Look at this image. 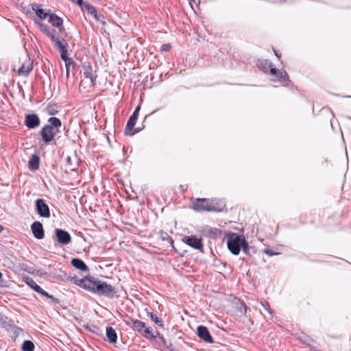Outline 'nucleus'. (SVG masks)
I'll return each instance as SVG.
<instances>
[{
	"instance_id": "31",
	"label": "nucleus",
	"mask_w": 351,
	"mask_h": 351,
	"mask_svg": "<svg viewBox=\"0 0 351 351\" xmlns=\"http://www.w3.org/2000/svg\"><path fill=\"white\" fill-rule=\"evenodd\" d=\"M171 49V45L169 44H164L161 46L160 51H168Z\"/></svg>"
},
{
	"instance_id": "30",
	"label": "nucleus",
	"mask_w": 351,
	"mask_h": 351,
	"mask_svg": "<svg viewBox=\"0 0 351 351\" xmlns=\"http://www.w3.org/2000/svg\"><path fill=\"white\" fill-rule=\"evenodd\" d=\"M60 53L61 58L62 59V60L64 62L66 61V60L70 59V58H69V56H68L66 49L64 50H62L61 51H60Z\"/></svg>"
},
{
	"instance_id": "40",
	"label": "nucleus",
	"mask_w": 351,
	"mask_h": 351,
	"mask_svg": "<svg viewBox=\"0 0 351 351\" xmlns=\"http://www.w3.org/2000/svg\"><path fill=\"white\" fill-rule=\"evenodd\" d=\"M2 276V274L0 272V278H1Z\"/></svg>"
},
{
	"instance_id": "10",
	"label": "nucleus",
	"mask_w": 351,
	"mask_h": 351,
	"mask_svg": "<svg viewBox=\"0 0 351 351\" xmlns=\"http://www.w3.org/2000/svg\"><path fill=\"white\" fill-rule=\"evenodd\" d=\"M36 210L38 214L43 217H49V209L48 206L45 204L43 199H37L36 202Z\"/></svg>"
},
{
	"instance_id": "5",
	"label": "nucleus",
	"mask_w": 351,
	"mask_h": 351,
	"mask_svg": "<svg viewBox=\"0 0 351 351\" xmlns=\"http://www.w3.org/2000/svg\"><path fill=\"white\" fill-rule=\"evenodd\" d=\"M60 130H58L57 128L51 127L49 125H46L44 127L41 131V135L43 137V139L48 143L52 141L53 137L59 133Z\"/></svg>"
},
{
	"instance_id": "12",
	"label": "nucleus",
	"mask_w": 351,
	"mask_h": 351,
	"mask_svg": "<svg viewBox=\"0 0 351 351\" xmlns=\"http://www.w3.org/2000/svg\"><path fill=\"white\" fill-rule=\"evenodd\" d=\"M31 229L34 236L36 239H41L44 237L43 225L40 222L36 221L33 223L32 224Z\"/></svg>"
},
{
	"instance_id": "20",
	"label": "nucleus",
	"mask_w": 351,
	"mask_h": 351,
	"mask_svg": "<svg viewBox=\"0 0 351 351\" xmlns=\"http://www.w3.org/2000/svg\"><path fill=\"white\" fill-rule=\"evenodd\" d=\"M106 336L109 342L113 343L117 341V333L116 331L112 328H106Z\"/></svg>"
},
{
	"instance_id": "36",
	"label": "nucleus",
	"mask_w": 351,
	"mask_h": 351,
	"mask_svg": "<svg viewBox=\"0 0 351 351\" xmlns=\"http://www.w3.org/2000/svg\"><path fill=\"white\" fill-rule=\"evenodd\" d=\"M264 252L265 254H268L269 256H272V255H274V254H277V253H274V252H271V250H264Z\"/></svg>"
},
{
	"instance_id": "35",
	"label": "nucleus",
	"mask_w": 351,
	"mask_h": 351,
	"mask_svg": "<svg viewBox=\"0 0 351 351\" xmlns=\"http://www.w3.org/2000/svg\"><path fill=\"white\" fill-rule=\"evenodd\" d=\"M140 108H141L140 106H138L136 108V109H135V110H134V113H133V114H132V115H133V116H135L136 117H137V118H138V112H139V110H140Z\"/></svg>"
},
{
	"instance_id": "19",
	"label": "nucleus",
	"mask_w": 351,
	"mask_h": 351,
	"mask_svg": "<svg viewBox=\"0 0 351 351\" xmlns=\"http://www.w3.org/2000/svg\"><path fill=\"white\" fill-rule=\"evenodd\" d=\"M95 84V82L82 79L80 88L81 90H84L85 92H90L93 89Z\"/></svg>"
},
{
	"instance_id": "4",
	"label": "nucleus",
	"mask_w": 351,
	"mask_h": 351,
	"mask_svg": "<svg viewBox=\"0 0 351 351\" xmlns=\"http://www.w3.org/2000/svg\"><path fill=\"white\" fill-rule=\"evenodd\" d=\"M211 202L206 199H197L195 202L193 204V208L195 210H206V211H215L216 209L210 204Z\"/></svg>"
},
{
	"instance_id": "24",
	"label": "nucleus",
	"mask_w": 351,
	"mask_h": 351,
	"mask_svg": "<svg viewBox=\"0 0 351 351\" xmlns=\"http://www.w3.org/2000/svg\"><path fill=\"white\" fill-rule=\"evenodd\" d=\"M133 328L136 329L139 332H143L144 328H145V324L143 322L136 320L133 322Z\"/></svg>"
},
{
	"instance_id": "6",
	"label": "nucleus",
	"mask_w": 351,
	"mask_h": 351,
	"mask_svg": "<svg viewBox=\"0 0 351 351\" xmlns=\"http://www.w3.org/2000/svg\"><path fill=\"white\" fill-rule=\"evenodd\" d=\"M95 293L99 294H110L114 293V288L106 282L97 280Z\"/></svg>"
},
{
	"instance_id": "39",
	"label": "nucleus",
	"mask_w": 351,
	"mask_h": 351,
	"mask_svg": "<svg viewBox=\"0 0 351 351\" xmlns=\"http://www.w3.org/2000/svg\"><path fill=\"white\" fill-rule=\"evenodd\" d=\"M2 230H3V228L1 226H0V232L2 231Z\"/></svg>"
},
{
	"instance_id": "1",
	"label": "nucleus",
	"mask_w": 351,
	"mask_h": 351,
	"mask_svg": "<svg viewBox=\"0 0 351 351\" xmlns=\"http://www.w3.org/2000/svg\"><path fill=\"white\" fill-rule=\"evenodd\" d=\"M227 245L229 250L234 255L239 254L241 248L246 250L247 243L245 239L236 233L227 234Z\"/></svg>"
},
{
	"instance_id": "27",
	"label": "nucleus",
	"mask_w": 351,
	"mask_h": 351,
	"mask_svg": "<svg viewBox=\"0 0 351 351\" xmlns=\"http://www.w3.org/2000/svg\"><path fill=\"white\" fill-rule=\"evenodd\" d=\"M148 315L154 323L160 326H163L162 322L159 319L156 315L154 314L153 313H149Z\"/></svg>"
},
{
	"instance_id": "21",
	"label": "nucleus",
	"mask_w": 351,
	"mask_h": 351,
	"mask_svg": "<svg viewBox=\"0 0 351 351\" xmlns=\"http://www.w3.org/2000/svg\"><path fill=\"white\" fill-rule=\"evenodd\" d=\"M269 66L271 67L270 71H269L270 74L277 76V77L281 80H285L287 79V74L286 72L279 71H277L275 68H273L271 66Z\"/></svg>"
},
{
	"instance_id": "3",
	"label": "nucleus",
	"mask_w": 351,
	"mask_h": 351,
	"mask_svg": "<svg viewBox=\"0 0 351 351\" xmlns=\"http://www.w3.org/2000/svg\"><path fill=\"white\" fill-rule=\"evenodd\" d=\"M82 79L95 82L97 79L96 71L90 64H84L81 70Z\"/></svg>"
},
{
	"instance_id": "33",
	"label": "nucleus",
	"mask_w": 351,
	"mask_h": 351,
	"mask_svg": "<svg viewBox=\"0 0 351 351\" xmlns=\"http://www.w3.org/2000/svg\"><path fill=\"white\" fill-rule=\"evenodd\" d=\"M47 112H49V114H53L55 113V110L53 109V106H47Z\"/></svg>"
},
{
	"instance_id": "9",
	"label": "nucleus",
	"mask_w": 351,
	"mask_h": 351,
	"mask_svg": "<svg viewBox=\"0 0 351 351\" xmlns=\"http://www.w3.org/2000/svg\"><path fill=\"white\" fill-rule=\"evenodd\" d=\"M198 337L205 342L211 343L213 342V339L210 335L208 328L203 326H199L197 330Z\"/></svg>"
},
{
	"instance_id": "34",
	"label": "nucleus",
	"mask_w": 351,
	"mask_h": 351,
	"mask_svg": "<svg viewBox=\"0 0 351 351\" xmlns=\"http://www.w3.org/2000/svg\"><path fill=\"white\" fill-rule=\"evenodd\" d=\"M64 63H65V67H70L71 66V64H73V61L70 58L69 60H66V61H64Z\"/></svg>"
},
{
	"instance_id": "38",
	"label": "nucleus",
	"mask_w": 351,
	"mask_h": 351,
	"mask_svg": "<svg viewBox=\"0 0 351 351\" xmlns=\"http://www.w3.org/2000/svg\"><path fill=\"white\" fill-rule=\"evenodd\" d=\"M66 68V75L68 78L69 77V72H70V67H65Z\"/></svg>"
},
{
	"instance_id": "28",
	"label": "nucleus",
	"mask_w": 351,
	"mask_h": 351,
	"mask_svg": "<svg viewBox=\"0 0 351 351\" xmlns=\"http://www.w3.org/2000/svg\"><path fill=\"white\" fill-rule=\"evenodd\" d=\"M80 6L83 10H86L88 13L90 14L91 15L96 12L95 9L88 4H82V5Z\"/></svg>"
},
{
	"instance_id": "8",
	"label": "nucleus",
	"mask_w": 351,
	"mask_h": 351,
	"mask_svg": "<svg viewBox=\"0 0 351 351\" xmlns=\"http://www.w3.org/2000/svg\"><path fill=\"white\" fill-rule=\"evenodd\" d=\"M56 236L58 241L62 245H66L71 242V237L69 233L62 229H56Z\"/></svg>"
},
{
	"instance_id": "23",
	"label": "nucleus",
	"mask_w": 351,
	"mask_h": 351,
	"mask_svg": "<svg viewBox=\"0 0 351 351\" xmlns=\"http://www.w3.org/2000/svg\"><path fill=\"white\" fill-rule=\"evenodd\" d=\"M21 349L23 351H34V345L31 341L27 340L23 343Z\"/></svg>"
},
{
	"instance_id": "15",
	"label": "nucleus",
	"mask_w": 351,
	"mask_h": 351,
	"mask_svg": "<svg viewBox=\"0 0 351 351\" xmlns=\"http://www.w3.org/2000/svg\"><path fill=\"white\" fill-rule=\"evenodd\" d=\"M25 282L36 292L40 293L44 296L51 298V296L49 295L47 292H46L42 288H40V287L38 286L32 279L27 278L25 279Z\"/></svg>"
},
{
	"instance_id": "13",
	"label": "nucleus",
	"mask_w": 351,
	"mask_h": 351,
	"mask_svg": "<svg viewBox=\"0 0 351 351\" xmlns=\"http://www.w3.org/2000/svg\"><path fill=\"white\" fill-rule=\"evenodd\" d=\"M48 21L51 23L53 26L58 28L60 32L62 33L64 32V29L62 26L63 21L61 19V18L58 16L54 14H51L50 15H49Z\"/></svg>"
},
{
	"instance_id": "7",
	"label": "nucleus",
	"mask_w": 351,
	"mask_h": 351,
	"mask_svg": "<svg viewBox=\"0 0 351 351\" xmlns=\"http://www.w3.org/2000/svg\"><path fill=\"white\" fill-rule=\"evenodd\" d=\"M40 26L43 29L45 32L46 34L48 37L51 38V40L54 43L55 47L59 51L64 50L66 49V45H64L62 42H61L59 39H58L53 34L47 29L46 27H45L43 24L39 23Z\"/></svg>"
},
{
	"instance_id": "37",
	"label": "nucleus",
	"mask_w": 351,
	"mask_h": 351,
	"mask_svg": "<svg viewBox=\"0 0 351 351\" xmlns=\"http://www.w3.org/2000/svg\"><path fill=\"white\" fill-rule=\"evenodd\" d=\"M261 305L263 306V308L267 311L269 314H271V311L268 309L267 308V304H263V303H261Z\"/></svg>"
},
{
	"instance_id": "17",
	"label": "nucleus",
	"mask_w": 351,
	"mask_h": 351,
	"mask_svg": "<svg viewBox=\"0 0 351 351\" xmlns=\"http://www.w3.org/2000/svg\"><path fill=\"white\" fill-rule=\"evenodd\" d=\"M26 125L29 128H33L39 124V119L35 114H29L25 118Z\"/></svg>"
},
{
	"instance_id": "26",
	"label": "nucleus",
	"mask_w": 351,
	"mask_h": 351,
	"mask_svg": "<svg viewBox=\"0 0 351 351\" xmlns=\"http://www.w3.org/2000/svg\"><path fill=\"white\" fill-rule=\"evenodd\" d=\"M142 335L147 339H153L154 337V335L149 327H146L144 328Z\"/></svg>"
},
{
	"instance_id": "32",
	"label": "nucleus",
	"mask_w": 351,
	"mask_h": 351,
	"mask_svg": "<svg viewBox=\"0 0 351 351\" xmlns=\"http://www.w3.org/2000/svg\"><path fill=\"white\" fill-rule=\"evenodd\" d=\"M93 16V17L97 20V21H101L102 22V23L104 24V22L102 21V19L103 16L99 15L97 12H95L94 14H92Z\"/></svg>"
},
{
	"instance_id": "2",
	"label": "nucleus",
	"mask_w": 351,
	"mask_h": 351,
	"mask_svg": "<svg viewBox=\"0 0 351 351\" xmlns=\"http://www.w3.org/2000/svg\"><path fill=\"white\" fill-rule=\"evenodd\" d=\"M69 280H70L71 282L75 284L76 285H78L83 289L94 292L95 291L96 289V285L97 280H94L90 278L86 277L82 279H78L76 277H68L67 278Z\"/></svg>"
},
{
	"instance_id": "29",
	"label": "nucleus",
	"mask_w": 351,
	"mask_h": 351,
	"mask_svg": "<svg viewBox=\"0 0 351 351\" xmlns=\"http://www.w3.org/2000/svg\"><path fill=\"white\" fill-rule=\"evenodd\" d=\"M32 67L31 64H29L27 67L23 65L19 69V72L21 74L27 75L32 70Z\"/></svg>"
},
{
	"instance_id": "11",
	"label": "nucleus",
	"mask_w": 351,
	"mask_h": 351,
	"mask_svg": "<svg viewBox=\"0 0 351 351\" xmlns=\"http://www.w3.org/2000/svg\"><path fill=\"white\" fill-rule=\"evenodd\" d=\"M183 241L188 244L189 246L196 250L202 249V245L201 239L197 238L195 236L186 237L183 238Z\"/></svg>"
},
{
	"instance_id": "18",
	"label": "nucleus",
	"mask_w": 351,
	"mask_h": 351,
	"mask_svg": "<svg viewBox=\"0 0 351 351\" xmlns=\"http://www.w3.org/2000/svg\"><path fill=\"white\" fill-rule=\"evenodd\" d=\"M71 264L77 269L84 271H88V267L86 265L84 261L79 258H73L71 260Z\"/></svg>"
},
{
	"instance_id": "14",
	"label": "nucleus",
	"mask_w": 351,
	"mask_h": 351,
	"mask_svg": "<svg viewBox=\"0 0 351 351\" xmlns=\"http://www.w3.org/2000/svg\"><path fill=\"white\" fill-rule=\"evenodd\" d=\"M137 120V117L135 116L132 115L128 122V124L126 125L125 130V134L127 135L132 136L136 132H137V130H134V126L136 124Z\"/></svg>"
},
{
	"instance_id": "16",
	"label": "nucleus",
	"mask_w": 351,
	"mask_h": 351,
	"mask_svg": "<svg viewBox=\"0 0 351 351\" xmlns=\"http://www.w3.org/2000/svg\"><path fill=\"white\" fill-rule=\"evenodd\" d=\"M32 10L35 12L36 15L39 17L40 19H49V15L51 14L49 12H46L45 10L42 9L40 6L38 4H33L32 6Z\"/></svg>"
},
{
	"instance_id": "22",
	"label": "nucleus",
	"mask_w": 351,
	"mask_h": 351,
	"mask_svg": "<svg viewBox=\"0 0 351 351\" xmlns=\"http://www.w3.org/2000/svg\"><path fill=\"white\" fill-rule=\"evenodd\" d=\"M29 167L33 170H36L39 167V158L36 155L32 156L28 162Z\"/></svg>"
},
{
	"instance_id": "25",
	"label": "nucleus",
	"mask_w": 351,
	"mask_h": 351,
	"mask_svg": "<svg viewBox=\"0 0 351 351\" xmlns=\"http://www.w3.org/2000/svg\"><path fill=\"white\" fill-rule=\"evenodd\" d=\"M49 122L50 123V125L49 126L57 128L58 130H60V127L61 126V122L56 117H51L49 119Z\"/></svg>"
}]
</instances>
